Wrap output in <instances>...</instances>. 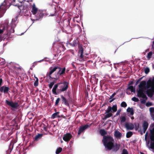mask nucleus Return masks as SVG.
I'll use <instances>...</instances> for the list:
<instances>
[{"label":"nucleus","mask_w":154,"mask_h":154,"mask_svg":"<svg viewBox=\"0 0 154 154\" xmlns=\"http://www.w3.org/2000/svg\"><path fill=\"white\" fill-rule=\"evenodd\" d=\"M6 103L9 106L14 108H17L19 106V104L17 102L14 103L12 101H9L6 100Z\"/></svg>","instance_id":"12"},{"label":"nucleus","mask_w":154,"mask_h":154,"mask_svg":"<svg viewBox=\"0 0 154 154\" xmlns=\"http://www.w3.org/2000/svg\"><path fill=\"white\" fill-rule=\"evenodd\" d=\"M131 100L132 101H134L135 102H138L139 101V99L135 97L132 98L131 99Z\"/></svg>","instance_id":"33"},{"label":"nucleus","mask_w":154,"mask_h":154,"mask_svg":"<svg viewBox=\"0 0 154 154\" xmlns=\"http://www.w3.org/2000/svg\"><path fill=\"white\" fill-rule=\"evenodd\" d=\"M72 137V135L69 133H67L64 135L63 137V140L66 142H68Z\"/></svg>","instance_id":"14"},{"label":"nucleus","mask_w":154,"mask_h":154,"mask_svg":"<svg viewBox=\"0 0 154 154\" xmlns=\"http://www.w3.org/2000/svg\"><path fill=\"white\" fill-rule=\"evenodd\" d=\"M44 129L45 131H46V127H44Z\"/></svg>","instance_id":"52"},{"label":"nucleus","mask_w":154,"mask_h":154,"mask_svg":"<svg viewBox=\"0 0 154 154\" xmlns=\"http://www.w3.org/2000/svg\"><path fill=\"white\" fill-rule=\"evenodd\" d=\"M120 120L121 123L125 122L126 120V118L125 115L122 116L120 118Z\"/></svg>","instance_id":"26"},{"label":"nucleus","mask_w":154,"mask_h":154,"mask_svg":"<svg viewBox=\"0 0 154 154\" xmlns=\"http://www.w3.org/2000/svg\"><path fill=\"white\" fill-rule=\"evenodd\" d=\"M24 33H22L21 34H20V35H23L24 34Z\"/></svg>","instance_id":"55"},{"label":"nucleus","mask_w":154,"mask_h":154,"mask_svg":"<svg viewBox=\"0 0 154 154\" xmlns=\"http://www.w3.org/2000/svg\"><path fill=\"white\" fill-rule=\"evenodd\" d=\"M133 134V133L132 131L128 132L126 134V137L127 138L130 137Z\"/></svg>","instance_id":"29"},{"label":"nucleus","mask_w":154,"mask_h":154,"mask_svg":"<svg viewBox=\"0 0 154 154\" xmlns=\"http://www.w3.org/2000/svg\"><path fill=\"white\" fill-rule=\"evenodd\" d=\"M2 79H0V86L2 85Z\"/></svg>","instance_id":"47"},{"label":"nucleus","mask_w":154,"mask_h":154,"mask_svg":"<svg viewBox=\"0 0 154 154\" xmlns=\"http://www.w3.org/2000/svg\"><path fill=\"white\" fill-rule=\"evenodd\" d=\"M142 78H143V77H141V78H139V79H138L137 80V81L139 82L142 79Z\"/></svg>","instance_id":"51"},{"label":"nucleus","mask_w":154,"mask_h":154,"mask_svg":"<svg viewBox=\"0 0 154 154\" xmlns=\"http://www.w3.org/2000/svg\"><path fill=\"white\" fill-rule=\"evenodd\" d=\"M61 97L62 101V103H64L66 106L69 105L68 101L63 95H61Z\"/></svg>","instance_id":"22"},{"label":"nucleus","mask_w":154,"mask_h":154,"mask_svg":"<svg viewBox=\"0 0 154 154\" xmlns=\"http://www.w3.org/2000/svg\"><path fill=\"white\" fill-rule=\"evenodd\" d=\"M59 113V112H57L53 113L51 116L52 118L54 119L55 118L58 117H59V116L58 115V114Z\"/></svg>","instance_id":"25"},{"label":"nucleus","mask_w":154,"mask_h":154,"mask_svg":"<svg viewBox=\"0 0 154 154\" xmlns=\"http://www.w3.org/2000/svg\"><path fill=\"white\" fill-rule=\"evenodd\" d=\"M149 49H147L146 51V52Z\"/></svg>","instance_id":"57"},{"label":"nucleus","mask_w":154,"mask_h":154,"mask_svg":"<svg viewBox=\"0 0 154 154\" xmlns=\"http://www.w3.org/2000/svg\"><path fill=\"white\" fill-rule=\"evenodd\" d=\"M18 16H16L14 19L12 20L10 25H8V20H5L4 25L0 28V34L4 33V34L9 35L11 33L14 32V28L17 23Z\"/></svg>","instance_id":"2"},{"label":"nucleus","mask_w":154,"mask_h":154,"mask_svg":"<svg viewBox=\"0 0 154 154\" xmlns=\"http://www.w3.org/2000/svg\"><path fill=\"white\" fill-rule=\"evenodd\" d=\"M66 68H61L56 66L50 68L49 71L47 73V76L52 79H57L59 76L65 72Z\"/></svg>","instance_id":"5"},{"label":"nucleus","mask_w":154,"mask_h":154,"mask_svg":"<svg viewBox=\"0 0 154 154\" xmlns=\"http://www.w3.org/2000/svg\"><path fill=\"white\" fill-rule=\"evenodd\" d=\"M117 110V106L116 105H114L112 107H108L107 109L106 110V112L107 114L104 116L103 119H106L112 116V114L110 113V112L113 113L116 112Z\"/></svg>","instance_id":"7"},{"label":"nucleus","mask_w":154,"mask_h":154,"mask_svg":"<svg viewBox=\"0 0 154 154\" xmlns=\"http://www.w3.org/2000/svg\"><path fill=\"white\" fill-rule=\"evenodd\" d=\"M125 127L128 130H132L134 128V125L130 122H127L125 124Z\"/></svg>","instance_id":"16"},{"label":"nucleus","mask_w":154,"mask_h":154,"mask_svg":"<svg viewBox=\"0 0 154 154\" xmlns=\"http://www.w3.org/2000/svg\"><path fill=\"white\" fill-rule=\"evenodd\" d=\"M60 98H58L56 100L55 105H57L58 104L60 101Z\"/></svg>","instance_id":"38"},{"label":"nucleus","mask_w":154,"mask_h":154,"mask_svg":"<svg viewBox=\"0 0 154 154\" xmlns=\"http://www.w3.org/2000/svg\"><path fill=\"white\" fill-rule=\"evenodd\" d=\"M151 116V117H152V119H153V117H154V112L152 113H150Z\"/></svg>","instance_id":"46"},{"label":"nucleus","mask_w":154,"mask_h":154,"mask_svg":"<svg viewBox=\"0 0 154 154\" xmlns=\"http://www.w3.org/2000/svg\"><path fill=\"white\" fill-rule=\"evenodd\" d=\"M145 135L146 146L151 151L154 152V124L149 129Z\"/></svg>","instance_id":"4"},{"label":"nucleus","mask_w":154,"mask_h":154,"mask_svg":"<svg viewBox=\"0 0 154 154\" xmlns=\"http://www.w3.org/2000/svg\"><path fill=\"white\" fill-rule=\"evenodd\" d=\"M23 7H24V6L23 5H21V6H20L19 7H18L19 8L20 10H21L22 9V8H23Z\"/></svg>","instance_id":"44"},{"label":"nucleus","mask_w":154,"mask_h":154,"mask_svg":"<svg viewBox=\"0 0 154 154\" xmlns=\"http://www.w3.org/2000/svg\"><path fill=\"white\" fill-rule=\"evenodd\" d=\"M114 135L117 139H120L122 137L121 133L118 131H116L115 132Z\"/></svg>","instance_id":"23"},{"label":"nucleus","mask_w":154,"mask_h":154,"mask_svg":"<svg viewBox=\"0 0 154 154\" xmlns=\"http://www.w3.org/2000/svg\"><path fill=\"white\" fill-rule=\"evenodd\" d=\"M121 109H118V110L117 111V112L116 113V116H118V115H119L120 114V112H121Z\"/></svg>","instance_id":"43"},{"label":"nucleus","mask_w":154,"mask_h":154,"mask_svg":"<svg viewBox=\"0 0 154 154\" xmlns=\"http://www.w3.org/2000/svg\"><path fill=\"white\" fill-rule=\"evenodd\" d=\"M32 0H23L22 1H20V0H19L18 1L22 3L23 1H26L27 2H32Z\"/></svg>","instance_id":"41"},{"label":"nucleus","mask_w":154,"mask_h":154,"mask_svg":"<svg viewBox=\"0 0 154 154\" xmlns=\"http://www.w3.org/2000/svg\"><path fill=\"white\" fill-rule=\"evenodd\" d=\"M58 85V84H55L52 89V93L54 95H57L59 94V93H58V88L57 89Z\"/></svg>","instance_id":"19"},{"label":"nucleus","mask_w":154,"mask_h":154,"mask_svg":"<svg viewBox=\"0 0 154 154\" xmlns=\"http://www.w3.org/2000/svg\"><path fill=\"white\" fill-rule=\"evenodd\" d=\"M71 65L75 69L76 68H75V65L74 64V63H71Z\"/></svg>","instance_id":"49"},{"label":"nucleus","mask_w":154,"mask_h":154,"mask_svg":"<svg viewBox=\"0 0 154 154\" xmlns=\"http://www.w3.org/2000/svg\"><path fill=\"white\" fill-rule=\"evenodd\" d=\"M143 131L142 132V131H141L140 132V134L142 135V134H143Z\"/></svg>","instance_id":"53"},{"label":"nucleus","mask_w":154,"mask_h":154,"mask_svg":"<svg viewBox=\"0 0 154 154\" xmlns=\"http://www.w3.org/2000/svg\"><path fill=\"white\" fill-rule=\"evenodd\" d=\"M68 88V83L67 82L65 81L61 83V85L58 88V93L59 94L62 92L66 91Z\"/></svg>","instance_id":"8"},{"label":"nucleus","mask_w":154,"mask_h":154,"mask_svg":"<svg viewBox=\"0 0 154 154\" xmlns=\"http://www.w3.org/2000/svg\"><path fill=\"white\" fill-rule=\"evenodd\" d=\"M44 59H43L42 60H40L37 61H35L33 63V65H32V67H34L37 64V62H41L44 61Z\"/></svg>","instance_id":"31"},{"label":"nucleus","mask_w":154,"mask_h":154,"mask_svg":"<svg viewBox=\"0 0 154 154\" xmlns=\"http://www.w3.org/2000/svg\"><path fill=\"white\" fill-rule=\"evenodd\" d=\"M144 72L146 74H148L149 72V69L148 67H146L145 68Z\"/></svg>","instance_id":"37"},{"label":"nucleus","mask_w":154,"mask_h":154,"mask_svg":"<svg viewBox=\"0 0 154 154\" xmlns=\"http://www.w3.org/2000/svg\"><path fill=\"white\" fill-rule=\"evenodd\" d=\"M30 69H32V67H31L30 68Z\"/></svg>","instance_id":"60"},{"label":"nucleus","mask_w":154,"mask_h":154,"mask_svg":"<svg viewBox=\"0 0 154 154\" xmlns=\"http://www.w3.org/2000/svg\"><path fill=\"white\" fill-rule=\"evenodd\" d=\"M62 150V148L61 147H59L57 149L56 151V154H58L60 153Z\"/></svg>","instance_id":"32"},{"label":"nucleus","mask_w":154,"mask_h":154,"mask_svg":"<svg viewBox=\"0 0 154 154\" xmlns=\"http://www.w3.org/2000/svg\"><path fill=\"white\" fill-rule=\"evenodd\" d=\"M34 77L36 79H37V78H38L37 77H35V75H34Z\"/></svg>","instance_id":"54"},{"label":"nucleus","mask_w":154,"mask_h":154,"mask_svg":"<svg viewBox=\"0 0 154 154\" xmlns=\"http://www.w3.org/2000/svg\"><path fill=\"white\" fill-rule=\"evenodd\" d=\"M153 120H154V117H153Z\"/></svg>","instance_id":"62"},{"label":"nucleus","mask_w":154,"mask_h":154,"mask_svg":"<svg viewBox=\"0 0 154 154\" xmlns=\"http://www.w3.org/2000/svg\"><path fill=\"white\" fill-rule=\"evenodd\" d=\"M133 84V83L131 82L130 84V85H132Z\"/></svg>","instance_id":"56"},{"label":"nucleus","mask_w":154,"mask_h":154,"mask_svg":"<svg viewBox=\"0 0 154 154\" xmlns=\"http://www.w3.org/2000/svg\"><path fill=\"white\" fill-rule=\"evenodd\" d=\"M46 6L50 9L52 11L54 14H51V15L52 16H54V14L56 12V6L55 5H53L52 3H48L46 4Z\"/></svg>","instance_id":"11"},{"label":"nucleus","mask_w":154,"mask_h":154,"mask_svg":"<svg viewBox=\"0 0 154 154\" xmlns=\"http://www.w3.org/2000/svg\"><path fill=\"white\" fill-rule=\"evenodd\" d=\"M16 0H5L0 6V17H2L5 11L12 3ZM19 1V0H18Z\"/></svg>","instance_id":"6"},{"label":"nucleus","mask_w":154,"mask_h":154,"mask_svg":"<svg viewBox=\"0 0 154 154\" xmlns=\"http://www.w3.org/2000/svg\"><path fill=\"white\" fill-rule=\"evenodd\" d=\"M26 7H24V9H26Z\"/></svg>","instance_id":"59"},{"label":"nucleus","mask_w":154,"mask_h":154,"mask_svg":"<svg viewBox=\"0 0 154 154\" xmlns=\"http://www.w3.org/2000/svg\"><path fill=\"white\" fill-rule=\"evenodd\" d=\"M146 91L149 97H153L154 94V77L152 79H149L147 83L145 81L140 82L137 89V95L144 94Z\"/></svg>","instance_id":"1"},{"label":"nucleus","mask_w":154,"mask_h":154,"mask_svg":"<svg viewBox=\"0 0 154 154\" xmlns=\"http://www.w3.org/2000/svg\"><path fill=\"white\" fill-rule=\"evenodd\" d=\"M137 96L139 97L142 98L143 99L141 100V102L143 103H146L147 99V97L145 94L137 95Z\"/></svg>","instance_id":"17"},{"label":"nucleus","mask_w":154,"mask_h":154,"mask_svg":"<svg viewBox=\"0 0 154 154\" xmlns=\"http://www.w3.org/2000/svg\"><path fill=\"white\" fill-rule=\"evenodd\" d=\"M148 126V122L146 121H144L143 124L142 126L143 127V133H145Z\"/></svg>","instance_id":"21"},{"label":"nucleus","mask_w":154,"mask_h":154,"mask_svg":"<svg viewBox=\"0 0 154 154\" xmlns=\"http://www.w3.org/2000/svg\"><path fill=\"white\" fill-rule=\"evenodd\" d=\"M140 153H141V154H144V153H142V152H141Z\"/></svg>","instance_id":"58"},{"label":"nucleus","mask_w":154,"mask_h":154,"mask_svg":"<svg viewBox=\"0 0 154 154\" xmlns=\"http://www.w3.org/2000/svg\"><path fill=\"white\" fill-rule=\"evenodd\" d=\"M9 90V88L8 87L3 86L0 88V92L6 93H8Z\"/></svg>","instance_id":"18"},{"label":"nucleus","mask_w":154,"mask_h":154,"mask_svg":"<svg viewBox=\"0 0 154 154\" xmlns=\"http://www.w3.org/2000/svg\"><path fill=\"white\" fill-rule=\"evenodd\" d=\"M38 78H37V79L36 80L35 82H34V85L35 86H37L38 85Z\"/></svg>","instance_id":"35"},{"label":"nucleus","mask_w":154,"mask_h":154,"mask_svg":"<svg viewBox=\"0 0 154 154\" xmlns=\"http://www.w3.org/2000/svg\"><path fill=\"white\" fill-rule=\"evenodd\" d=\"M54 82H51L49 85L48 87L49 88L51 89L53 87V85H54Z\"/></svg>","instance_id":"36"},{"label":"nucleus","mask_w":154,"mask_h":154,"mask_svg":"<svg viewBox=\"0 0 154 154\" xmlns=\"http://www.w3.org/2000/svg\"><path fill=\"white\" fill-rule=\"evenodd\" d=\"M146 105L147 106H151L152 105V103H147Z\"/></svg>","instance_id":"45"},{"label":"nucleus","mask_w":154,"mask_h":154,"mask_svg":"<svg viewBox=\"0 0 154 154\" xmlns=\"http://www.w3.org/2000/svg\"><path fill=\"white\" fill-rule=\"evenodd\" d=\"M31 11L32 13V14H31L30 19L31 20L32 18H34L35 16V15L38 11V8L36 7L35 4L33 3V4L31 5Z\"/></svg>","instance_id":"10"},{"label":"nucleus","mask_w":154,"mask_h":154,"mask_svg":"<svg viewBox=\"0 0 154 154\" xmlns=\"http://www.w3.org/2000/svg\"><path fill=\"white\" fill-rule=\"evenodd\" d=\"M135 87H134L132 85L129 86L126 89V93L130 95L131 94V92H134V93L135 92Z\"/></svg>","instance_id":"15"},{"label":"nucleus","mask_w":154,"mask_h":154,"mask_svg":"<svg viewBox=\"0 0 154 154\" xmlns=\"http://www.w3.org/2000/svg\"><path fill=\"white\" fill-rule=\"evenodd\" d=\"M121 106L124 107H125L127 106V105L125 102H122L121 104Z\"/></svg>","instance_id":"34"},{"label":"nucleus","mask_w":154,"mask_h":154,"mask_svg":"<svg viewBox=\"0 0 154 154\" xmlns=\"http://www.w3.org/2000/svg\"><path fill=\"white\" fill-rule=\"evenodd\" d=\"M152 51H150V52H149L148 53V54L147 55V56H146L148 60H149L150 59V58L151 57V56L152 55Z\"/></svg>","instance_id":"30"},{"label":"nucleus","mask_w":154,"mask_h":154,"mask_svg":"<svg viewBox=\"0 0 154 154\" xmlns=\"http://www.w3.org/2000/svg\"><path fill=\"white\" fill-rule=\"evenodd\" d=\"M127 111L128 112H129L131 115H133L134 114V112L132 108L128 107L127 109Z\"/></svg>","instance_id":"24"},{"label":"nucleus","mask_w":154,"mask_h":154,"mask_svg":"<svg viewBox=\"0 0 154 154\" xmlns=\"http://www.w3.org/2000/svg\"><path fill=\"white\" fill-rule=\"evenodd\" d=\"M115 100V98H112V99H111V100L109 101V102L111 103L112 102Z\"/></svg>","instance_id":"48"},{"label":"nucleus","mask_w":154,"mask_h":154,"mask_svg":"<svg viewBox=\"0 0 154 154\" xmlns=\"http://www.w3.org/2000/svg\"><path fill=\"white\" fill-rule=\"evenodd\" d=\"M90 125H89L88 124H86L80 127L79 128L78 134H80L81 133L84 132L85 130L90 127Z\"/></svg>","instance_id":"13"},{"label":"nucleus","mask_w":154,"mask_h":154,"mask_svg":"<svg viewBox=\"0 0 154 154\" xmlns=\"http://www.w3.org/2000/svg\"><path fill=\"white\" fill-rule=\"evenodd\" d=\"M139 81H137V80L136 81V83H135V85H137L139 83Z\"/></svg>","instance_id":"50"},{"label":"nucleus","mask_w":154,"mask_h":154,"mask_svg":"<svg viewBox=\"0 0 154 154\" xmlns=\"http://www.w3.org/2000/svg\"><path fill=\"white\" fill-rule=\"evenodd\" d=\"M100 133L102 136H104L107 134L106 132L104 129H101L100 131Z\"/></svg>","instance_id":"27"},{"label":"nucleus","mask_w":154,"mask_h":154,"mask_svg":"<svg viewBox=\"0 0 154 154\" xmlns=\"http://www.w3.org/2000/svg\"><path fill=\"white\" fill-rule=\"evenodd\" d=\"M122 154H128V152L126 149H124L122 150Z\"/></svg>","instance_id":"39"},{"label":"nucleus","mask_w":154,"mask_h":154,"mask_svg":"<svg viewBox=\"0 0 154 154\" xmlns=\"http://www.w3.org/2000/svg\"><path fill=\"white\" fill-rule=\"evenodd\" d=\"M149 110L150 113L154 112V107H150V108Z\"/></svg>","instance_id":"40"},{"label":"nucleus","mask_w":154,"mask_h":154,"mask_svg":"<svg viewBox=\"0 0 154 154\" xmlns=\"http://www.w3.org/2000/svg\"><path fill=\"white\" fill-rule=\"evenodd\" d=\"M153 67L154 68V65H153Z\"/></svg>","instance_id":"61"},{"label":"nucleus","mask_w":154,"mask_h":154,"mask_svg":"<svg viewBox=\"0 0 154 154\" xmlns=\"http://www.w3.org/2000/svg\"><path fill=\"white\" fill-rule=\"evenodd\" d=\"M116 94V93L114 92L112 94L110 97L109 99H111L113 97L115 96Z\"/></svg>","instance_id":"42"},{"label":"nucleus","mask_w":154,"mask_h":154,"mask_svg":"<svg viewBox=\"0 0 154 154\" xmlns=\"http://www.w3.org/2000/svg\"><path fill=\"white\" fill-rule=\"evenodd\" d=\"M102 142L106 148L109 150L112 149L115 152L117 151L120 146V145L119 144H114V139L110 136H103Z\"/></svg>","instance_id":"3"},{"label":"nucleus","mask_w":154,"mask_h":154,"mask_svg":"<svg viewBox=\"0 0 154 154\" xmlns=\"http://www.w3.org/2000/svg\"><path fill=\"white\" fill-rule=\"evenodd\" d=\"M84 51L83 48L82 47H80L79 49L78 52V55H80V60H83V55Z\"/></svg>","instance_id":"20"},{"label":"nucleus","mask_w":154,"mask_h":154,"mask_svg":"<svg viewBox=\"0 0 154 154\" xmlns=\"http://www.w3.org/2000/svg\"><path fill=\"white\" fill-rule=\"evenodd\" d=\"M43 135V134H38L35 137V140H37L38 139L41 138Z\"/></svg>","instance_id":"28"},{"label":"nucleus","mask_w":154,"mask_h":154,"mask_svg":"<svg viewBox=\"0 0 154 154\" xmlns=\"http://www.w3.org/2000/svg\"><path fill=\"white\" fill-rule=\"evenodd\" d=\"M45 14V13H43V11L42 10H39L35 15L34 18H32L31 20L34 21L35 20H38L40 18L42 17Z\"/></svg>","instance_id":"9"}]
</instances>
